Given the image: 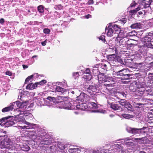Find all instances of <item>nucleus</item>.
I'll return each mask as SVG.
<instances>
[{"label":"nucleus","mask_w":153,"mask_h":153,"mask_svg":"<svg viewBox=\"0 0 153 153\" xmlns=\"http://www.w3.org/2000/svg\"><path fill=\"white\" fill-rule=\"evenodd\" d=\"M123 147L117 144L111 146L108 149L94 150L91 151L89 153H117V152L121 150Z\"/></svg>","instance_id":"nucleus-1"},{"label":"nucleus","mask_w":153,"mask_h":153,"mask_svg":"<svg viewBox=\"0 0 153 153\" xmlns=\"http://www.w3.org/2000/svg\"><path fill=\"white\" fill-rule=\"evenodd\" d=\"M24 116L26 117L27 115H25V114H24L23 116H19L15 117V121L17 122H21L26 124L27 126H20V127L23 129H29L32 128H34L36 127V125L34 124L26 122Z\"/></svg>","instance_id":"nucleus-2"},{"label":"nucleus","mask_w":153,"mask_h":153,"mask_svg":"<svg viewBox=\"0 0 153 153\" xmlns=\"http://www.w3.org/2000/svg\"><path fill=\"white\" fill-rule=\"evenodd\" d=\"M27 103L26 102H22L17 101L15 102H13L9 106L5 107L2 110V111L3 112H7L11 110L14 107H16L17 108L22 109L24 110L27 108Z\"/></svg>","instance_id":"nucleus-3"},{"label":"nucleus","mask_w":153,"mask_h":153,"mask_svg":"<svg viewBox=\"0 0 153 153\" xmlns=\"http://www.w3.org/2000/svg\"><path fill=\"white\" fill-rule=\"evenodd\" d=\"M118 28V25L109 23L107 25L105 28V31H107V35L108 36H113V38H117L118 36V35L117 33L116 32V31Z\"/></svg>","instance_id":"nucleus-4"},{"label":"nucleus","mask_w":153,"mask_h":153,"mask_svg":"<svg viewBox=\"0 0 153 153\" xmlns=\"http://www.w3.org/2000/svg\"><path fill=\"white\" fill-rule=\"evenodd\" d=\"M129 71L128 69L124 68L116 72L117 76H121L122 80H128L132 78V75L129 74Z\"/></svg>","instance_id":"nucleus-5"},{"label":"nucleus","mask_w":153,"mask_h":153,"mask_svg":"<svg viewBox=\"0 0 153 153\" xmlns=\"http://www.w3.org/2000/svg\"><path fill=\"white\" fill-rule=\"evenodd\" d=\"M146 128V127H143L142 128H137L127 127L126 130L128 132L133 134H144L146 131H144Z\"/></svg>","instance_id":"nucleus-6"},{"label":"nucleus","mask_w":153,"mask_h":153,"mask_svg":"<svg viewBox=\"0 0 153 153\" xmlns=\"http://www.w3.org/2000/svg\"><path fill=\"white\" fill-rule=\"evenodd\" d=\"M113 101H115L116 102H119L122 106H124L126 108H128L132 107V105L128 101L124 99H120L117 97L114 96V98H112Z\"/></svg>","instance_id":"nucleus-7"},{"label":"nucleus","mask_w":153,"mask_h":153,"mask_svg":"<svg viewBox=\"0 0 153 153\" xmlns=\"http://www.w3.org/2000/svg\"><path fill=\"white\" fill-rule=\"evenodd\" d=\"M12 144L11 140L8 137L0 140V146L1 148H11L10 146Z\"/></svg>","instance_id":"nucleus-8"},{"label":"nucleus","mask_w":153,"mask_h":153,"mask_svg":"<svg viewBox=\"0 0 153 153\" xmlns=\"http://www.w3.org/2000/svg\"><path fill=\"white\" fill-rule=\"evenodd\" d=\"M15 147L23 151H28L30 149V147L24 142H21L19 144H16Z\"/></svg>","instance_id":"nucleus-9"},{"label":"nucleus","mask_w":153,"mask_h":153,"mask_svg":"<svg viewBox=\"0 0 153 153\" xmlns=\"http://www.w3.org/2000/svg\"><path fill=\"white\" fill-rule=\"evenodd\" d=\"M146 87V84L144 82L140 84V85L137 86V90L136 92L138 94V95L140 96L144 94L146 91L145 87Z\"/></svg>","instance_id":"nucleus-10"},{"label":"nucleus","mask_w":153,"mask_h":153,"mask_svg":"<svg viewBox=\"0 0 153 153\" xmlns=\"http://www.w3.org/2000/svg\"><path fill=\"white\" fill-rule=\"evenodd\" d=\"M73 103L71 102L68 101H65L62 104L63 105L62 107L63 108L66 109H75V105L72 104Z\"/></svg>","instance_id":"nucleus-11"},{"label":"nucleus","mask_w":153,"mask_h":153,"mask_svg":"<svg viewBox=\"0 0 153 153\" xmlns=\"http://www.w3.org/2000/svg\"><path fill=\"white\" fill-rule=\"evenodd\" d=\"M56 100L54 97H48L46 99H43L45 105L49 107L53 106L52 103L56 102Z\"/></svg>","instance_id":"nucleus-12"},{"label":"nucleus","mask_w":153,"mask_h":153,"mask_svg":"<svg viewBox=\"0 0 153 153\" xmlns=\"http://www.w3.org/2000/svg\"><path fill=\"white\" fill-rule=\"evenodd\" d=\"M152 39H153V32H151L149 33L148 35L145 36L142 41L143 43H146L148 42H151Z\"/></svg>","instance_id":"nucleus-13"},{"label":"nucleus","mask_w":153,"mask_h":153,"mask_svg":"<svg viewBox=\"0 0 153 153\" xmlns=\"http://www.w3.org/2000/svg\"><path fill=\"white\" fill-rule=\"evenodd\" d=\"M0 121L3 123L4 122L6 125L7 126H11L13 125L15 123V122L12 119H5L4 118L0 119Z\"/></svg>","instance_id":"nucleus-14"},{"label":"nucleus","mask_w":153,"mask_h":153,"mask_svg":"<svg viewBox=\"0 0 153 153\" xmlns=\"http://www.w3.org/2000/svg\"><path fill=\"white\" fill-rule=\"evenodd\" d=\"M116 38L117 39V43L119 46L125 44L126 42H128L127 41H129V40L127 39V38L126 37L120 38L117 36Z\"/></svg>","instance_id":"nucleus-15"},{"label":"nucleus","mask_w":153,"mask_h":153,"mask_svg":"<svg viewBox=\"0 0 153 153\" xmlns=\"http://www.w3.org/2000/svg\"><path fill=\"white\" fill-rule=\"evenodd\" d=\"M98 78L99 81H104L105 79H109L110 80H112V78L108 76H107L106 75H105L104 74H102L98 76Z\"/></svg>","instance_id":"nucleus-16"},{"label":"nucleus","mask_w":153,"mask_h":153,"mask_svg":"<svg viewBox=\"0 0 153 153\" xmlns=\"http://www.w3.org/2000/svg\"><path fill=\"white\" fill-rule=\"evenodd\" d=\"M109 51L110 52H112L113 53V54L108 55L107 56V58L108 60L109 61H114V57H115V54L114 53H116V51L115 49H114V48H110L109 49Z\"/></svg>","instance_id":"nucleus-17"},{"label":"nucleus","mask_w":153,"mask_h":153,"mask_svg":"<svg viewBox=\"0 0 153 153\" xmlns=\"http://www.w3.org/2000/svg\"><path fill=\"white\" fill-rule=\"evenodd\" d=\"M87 97V95L85 93H81L79 96H77L76 100L81 102H84V101H86Z\"/></svg>","instance_id":"nucleus-18"},{"label":"nucleus","mask_w":153,"mask_h":153,"mask_svg":"<svg viewBox=\"0 0 153 153\" xmlns=\"http://www.w3.org/2000/svg\"><path fill=\"white\" fill-rule=\"evenodd\" d=\"M46 133L45 132L44 130L41 129L39 130L37 132V139L38 140L42 139L44 138V137L46 135Z\"/></svg>","instance_id":"nucleus-19"},{"label":"nucleus","mask_w":153,"mask_h":153,"mask_svg":"<svg viewBox=\"0 0 153 153\" xmlns=\"http://www.w3.org/2000/svg\"><path fill=\"white\" fill-rule=\"evenodd\" d=\"M104 92L109 95L112 96L115 94L116 93V91L114 88H106L105 89H104Z\"/></svg>","instance_id":"nucleus-20"},{"label":"nucleus","mask_w":153,"mask_h":153,"mask_svg":"<svg viewBox=\"0 0 153 153\" xmlns=\"http://www.w3.org/2000/svg\"><path fill=\"white\" fill-rule=\"evenodd\" d=\"M76 108L82 110H85L88 108V105L86 103H81L76 105Z\"/></svg>","instance_id":"nucleus-21"},{"label":"nucleus","mask_w":153,"mask_h":153,"mask_svg":"<svg viewBox=\"0 0 153 153\" xmlns=\"http://www.w3.org/2000/svg\"><path fill=\"white\" fill-rule=\"evenodd\" d=\"M109 79H106L103 85L104 89L106 88H109L111 87L112 86V84L111 83Z\"/></svg>","instance_id":"nucleus-22"},{"label":"nucleus","mask_w":153,"mask_h":153,"mask_svg":"<svg viewBox=\"0 0 153 153\" xmlns=\"http://www.w3.org/2000/svg\"><path fill=\"white\" fill-rule=\"evenodd\" d=\"M17 108L16 109H15L14 111L15 113V115H14L15 117L19 116L20 115H22L25 114V111H22L18 108Z\"/></svg>","instance_id":"nucleus-23"},{"label":"nucleus","mask_w":153,"mask_h":153,"mask_svg":"<svg viewBox=\"0 0 153 153\" xmlns=\"http://www.w3.org/2000/svg\"><path fill=\"white\" fill-rule=\"evenodd\" d=\"M123 63V65L129 68H131L132 66L131 61L129 59H125L124 62H122Z\"/></svg>","instance_id":"nucleus-24"},{"label":"nucleus","mask_w":153,"mask_h":153,"mask_svg":"<svg viewBox=\"0 0 153 153\" xmlns=\"http://www.w3.org/2000/svg\"><path fill=\"white\" fill-rule=\"evenodd\" d=\"M41 143L44 145L49 144L51 142L47 138H43L42 139L39 140Z\"/></svg>","instance_id":"nucleus-25"},{"label":"nucleus","mask_w":153,"mask_h":153,"mask_svg":"<svg viewBox=\"0 0 153 153\" xmlns=\"http://www.w3.org/2000/svg\"><path fill=\"white\" fill-rule=\"evenodd\" d=\"M88 90H91L93 92H96L98 90L97 89V88L95 85H89V87H88Z\"/></svg>","instance_id":"nucleus-26"},{"label":"nucleus","mask_w":153,"mask_h":153,"mask_svg":"<svg viewBox=\"0 0 153 153\" xmlns=\"http://www.w3.org/2000/svg\"><path fill=\"white\" fill-rule=\"evenodd\" d=\"M141 27V25L140 23H136L131 25V27L132 29L140 28Z\"/></svg>","instance_id":"nucleus-27"},{"label":"nucleus","mask_w":153,"mask_h":153,"mask_svg":"<svg viewBox=\"0 0 153 153\" xmlns=\"http://www.w3.org/2000/svg\"><path fill=\"white\" fill-rule=\"evenodd\" d=\"M28 134L29 135L31 136H32V137L34 138H37V133L35 132V131H28Z\"/></svg>","instance_id":"nucleus-28"},{"label":"nucleus","mask_w":153,"mask_h":153,"mask_svg":"<svg viewBox=\"0 0 153 153\" xmlns=\"http://www.w3.org/2000/svg\"><path fill=\"white\" fill-rule=\"evenodd\" d=\"M110 107L114 110H119L120 108V107L117 104L113 103H111Z\"/></svg>","instance_id":"nucleus-29"},{"label":"nucleus","mask_w":153,"mask_h":153,"mask_svg":"<svg viewBox=\"0 0 153 153\" xmlns=\"http://www.w3.org/2000/svg\"><path fill=\"white\" fill-rule=\"evenodd\" d=\"M56 91L60 92L61 94H63L66 91V90L60 86H57L55 89Z\"/></svg>","instance_id":"nucleus-30"},{"label":"nucleus","mask_w":153,"mask_h":153,"mask_svg":"<svg viewBox=\"0 0 153 153\" xmlns=\"http://www.w3.org/2000/svg\"><path fill=\"white\" fill-rule=\"evenodd\" d=\"M134 116V115H131L125 114H122L121 115V117H122L123 118L126 119L133 118Z\"/></svg>","instance_id":"nucleus-31"},{"label":"nucleus","mask_w":153,"mask_h":153,"mask_svg":"<svg viewBox=\"0 0 153 153\" xmlns=\"http://www.w3.org/2000/svg\"><path fill=\"white\" fill-rule=\"evenodd\" d=\"M56 99V102H54V103H59L60 102L61 103V104H62V102H64L62 101V100H63L62 99V97L61 96H59L57 97L56 98H55Z\"/></svg>","instance_id":"nucleus-32"},{"label":"nucleus","mask_w":153,"mask_h":153,"mask_svg":"<svg viewBox=\"0 0 153 153\" xmlns=\"http://www.w3.org/2000/svg\"><path fill=\"white\" fill-rule=\"evenodd\" d=\"M114 60L115 61H117L120 63L121 64H122L123 61L121 59L120 56H117L115 54V57H114Z\"/></svg>","instance_id":"nucleus-33"},{"label":"nucleus","mask_w":153,"mask_h":153,"mask_svg":"<svg viewBox=\"0 0 153 153\" xmlns=\"http://www.w3.org/2000/svg\"><path fill=\"white\" fill-rule=\"evenodd\" d=\"M35 75H37V74L36 73L34 74L31 76H28L25 79V83H27V82H28L31 79H32Z\"/></svg>","instance_id":"nucleus-34"},{"label":"nucleus","mask_w":153,"mask_h":153,"mask_svg":"<svg viewBox=\"0 0 153 153\" xmlns=\"http://www.w3.org/2000/svg\"><path fill=\"white\" fill-rule=\"evenodd\" d=\"M144 46L147 47L148 48H153V46L152 45L151 42H147L146 43H143Z\"/></svg>","instance_id":"nucleus-35"},{"label":"nucleus","mask_w":153,"mask_h":153,"mask_svg":"<svg viewBox=\"0 0 153 153\" xmlns=\"http://www.w3.org/2000/svg\"><path fill=\"white\" fill-rule=\"evenodd\" d=\"M38 10L39 12L41 13H43L44 12V7L43 6L40 5L38 6Z\"/></svg>","instance_id":"nucleus-36"},{"label":"nucleus","mask_w":153,"mask_h":153,"mask_svg":"<svg viewBox=\"0 0 153 153\" xmlns=\"http://www.w3.org/2000/svg\"><path fill=\"white\" fill-rule=\"evenodd\" d=\"M58 147L61 150H63L67 147V146H65V145L61 143H60L58 144Z\"/></svg>","instance_id":"nucleus-37"},{"label":"nucleus","mask_w":153,"mask_h":153,"mask_svg":"<svg viewBox=\"0 0 153 153\" xmlns=\"http://www.w3.org/2000/svg\"><path fill=\"white\" fill-rule=\"evenodd\" d=\"M140 7H138L137 8H136L135 9L131 10L130 11V13H131L132 14H133L136 13L140 10Z\"/></svg>","instance_id":"nucleus-38"},{"label":"nucleus","mask_w":153,"mask_h":153,"mask_svg":"<svg viewBox=\"0 0 153 153\" xmlns=\"http://www.w3.org/2000/svg\"><path fill=\"white\" fill-rule=\"evenodd\" d=\"M151 0L146 1V3H145V4L143 6L144 7L147 8L149 7V6L151 3Z\"/></svg>","instance_id":"nucleus-39"},{"label":"nucleus","mask_w":153,"mask_h":153,"mask_svg":"<svg viewBox=\"0 0 153 153\" xmlns=\"http://www.w3.org/2000/svg\"><path fill=\"white\" fill-rule=\"evenodd\" d=\"M135 140H140V141L145 142L147 140V138L146 137H144L142 138H135Z\"/></svg>","instance_id":"nucleus-40"},{"label":"nucleus","mask_w":153,"mask_h":153,"mask_svg":"<svg viewBox=\"0 0 153 153\" xmlns=\"http://www.w3.org/2000/svg\"><path fill=\"white\" fill-rule=\"evenodd\" d=\"M33 85L32 83H30L26 87V89L29 90H32L34 89Z\"/></svg>","instance_id":"nucleus-41"},{"label":"nucleus","mask_w":153,"mask_h":153,"mask_svg":"<svg viewBox=\"0 0 153 153\" xmlns=\"http://www.w3.org/2000/svg\"><path fill=\"white\" fill-rule=\"evenodd\" d=\"M90 106L93 108L96 109L97 108V104L93 102H91L90 103Z\"/></svg>","instance_id":"nucleus-42"},{"label":"nucleus","mask_w":153,"mask_h":153,"mask_svg":"<svg viewBox=\"0 0 153 153\" xmlns=\"http://www.w3.org/2000/svg\"><path fill=\"white\" fill-rule=\"evenodd\" d=\"M147 93L151 96H153V88L149 89L147 91H146Z\"/></svg>","instance_id":"nucleus-43"},{"label":"nucleus","mask_w":153,"mask_h":153,"mask_svg":"<svg viewBox=\"0 0 153 153\" xmlns=\"http://www.w3.org/2000/svg\"><path fill=\"white\" fill-rule=\"evenodd\" d=\"M105 112H106V111H103L102 110H92L91 111L92 112L100 113H105Z\"/></svg>","instance_id":"nucleus-44"},{"label":"nucleus","mask_w":153,"mask_h":153,"mask_svg":"<svg viewBox=\"0 0 153 153\" xmlns=\"http://www.w3.org/2000/svg\"><path fill=\"white\" fill-rule=\"evenodd\" d=\"M84 78L90 80L92 78V76L91 74L84 75Z\"/></svg>","instance_id":"nucleus-45"},{"label":"nucleus","mask_w":153,"mask_h":153,"mask_svg":"<svg viewBox=\"0 0 153 153\" xmlns=\"http://www.w3.org/2000/svg\"><path fill=\"white\" fill-rule=\"evenodd\" d=\"M101 68L103 69L104 70L107 71V65L105 63H102L101 64Z\"/></svg>","instance_id":"nucleus-46"},{"label":"nucleus","mask_w":153,"mask_h":153,"mask_svg":"<svg viewBox=\"0 0 153 153\" xmlns=\"http://www.w3.org/2000/svg\"><path fill=\"white\" fill-rule=\"evenodd\" d=\"M84 75H89L91 74V72L89 68H87L84 72Z\"/></svg>","instance_id":"nucleus-47"},{"label":"nucleus","mask_w":153,"mask_h":153,"mask_svg":"<svg viewBox=\"0 0 153 153\" xmlns=\"http://www.w3.org/2000/svg\"><path fill=\"white\" fill-rule=\"evenodd\" d=\"M79 76V72H74L73 73V76L75 79L78 77Z\"/></svg>","instance_id":"nucleus-48"},{"label":"nucleus","mask_w":153,"mask_h":153,"mask_svg":"<svg viewBox=\"0 0 153 153\" xmlns=\"http://www.w3.org/2000/svg\"><path fill=\"white\" fill-rule=\"evenodd\" d=\"M50 31V30L48 28H45L43 30V32L45 34H49Z\"/></svg>","instance_id":"nucleus-49"},{"label":"nucleus","mask_w":153,"mask_h":153,"mask_svg":"<svg viewBox=\"0 0 153 153\" xmlns=\"http://www.w3.org/2000/svg\"><path fill=\"white\" fill-rule=\"evenodd\" d=\"M62 7L60 4L56 5L55 6L54 8L57 10H60L62 8Z\"/></svg>","instance_id":"nucleus-50"},{"label":"nucleus","mask_w":153,"mask_h":153,"mask_svg":"<svg viewBox=\"0 0 153 153\" xmlns=\"http://www.w3.org/2000/svg\"><path fill=\"white\" fill-rule=\"evenodd\" d=\"M99 39L100 40H101L102 41V42H105V36L103 35H102L101 36H100V37H99Z\"/></svg>","instance_id":"nucleus-51"},{"label":"nucleus","mask_w":153,"mask_h":153,"mask_svg":"<svg viewBox=\"0 0 153 153\" xmlns=\"http://www.w3.org/2000/svg\"><path fill=\"white\" fill-rule=\"evenodd\" d=\"M118 93L121 95H122L124 97H126L127 95V92H124L123 91H122L120 92H119Z\"/></svg>","instance_id":"nucleus-52"},{"label":"nucleus","mask_w":153,"mask_h":153,"mask_svg":"<svg viewBox=\"0 0 153 153\" xmlns=\"http://www.w3.org/2000/svg\"><path fill=\"white\" fill-rule=\"evenodd\" d=\"M148 78L150 79H153V73H150L149 74Z\"/></svg>","instance_id":"nucleus-53"},{"label":"nucleus","mask_w":153,"mask_h":153,"mask_svg":"<svg viewBox=\"0 0 153 153\" xmlns=\"http://www.w3.org/2000/svg\"><path fill=\"white\" fill-rule=\"evenodd\" d=\"M46 80H42L40 82H39V84L40 85H43L45 83H46Z\"/></svg>","instance_id":"nucleus-54"},{"label":"nucleus","mask_w":153,"mask_h":153,"mask_svg":"<svg viewBox=\"0 0 153 153\" xmlns=\"http://www.w3.org/2000/svg\"><path fill=\"white\" fill-rule=\"evenodd\" d=\"M149 123H153V117H150L148 120Z\"/></svg>","instance_id":"nucleus-55"},{"label":"nucleus","mask_w":153,"mask_h":153,"mask_svg":"<svg viewBox=\"0 0 153 153\" xmlns=\"http://www.w3.org/2000/svg\"><path fill=\"white\" fill-rule=\"evenodd\" d=\"M94 3V1L93 0H89L87 3V4H88L90 5L93 4Z\"/></svg>","instance_id":"nucleus-56"},{"label":"nucleus","mask_w":153,"mask_h":153,"mask_svg":"<svg viewBox=\"0 0 153 153\" xmlns=\"http://www.w3.org/2000/svg\"><path fill=\"white\" fill-rule=\"evenodd\" d=\"M146 0H141L140 2H141V5H143L144 6V4H145V3H146Z\"/></svg>","instance_id":"nucleus-57"},{"label":"nucleus","mask_w":153,"mask_h":153,"mask_svg":"<svg viewBox=\"0 0 153 153\" xmlns=\"http://www.w3.org/2000/svg\"><path fill=\"white\" fill-rule=\"evenodd\" d=\"M121 21L123 24H124L126 22V20L125 18L122 19V20H121Z\"/></svg>","instance_id":"nucleus-58"},{"label":"nucleus","mask_w":153,"mask_h":153,"mask_svg":"<svg viewBox=\"0 0 153 153\" xmlns=\"http://www.w3.org/2000/svg\"><path fill=\"white\" fill-rule=\"evenodd\" d=\"M6 74L7 75L11 76L12 75V73L10 71H7L6 72Z\"/></svg>","instance_id":"nucleus-59"},{"label":"nucleus","mask_w":153,"mask_h":153,"mask_svg":"<svg viewBox=\"0 0 153 153\" xmlns=\"http://www.w3.org/2000/svg\"><path fill=\"white\" fill-rule=\"evenodd\" d=\"M127 109H128V111H130L131 112H133L134 111V110L132 106L130 108H127Z\"/></svg>","instance_id":"nucleus-60"},{"label":"nucleus","mask_w":153,"mask_h":153,"mask_svg":"<svg viewBox=\"0 0 153 153\" xmlns=\"http://www.w3.org/2000/svg\"><path fill=\"white\" fill-rule=\"evenodd\" d=\"M38 84H39V82L35 83L34 84H33L34 89L37 86Z\"/></svg>","instance_id":"nucleus-61"},{"label":"nucleus","mask_w":153,"mask_h":153,"mask_svg":"<svg viewBox=\"0 0 153 153\" xmlns=\"http://www.w3.org/2000/svg\"><path fill=\"white\" fill-rule=\"evenodd\" d=\"M4 22V19L3 18H1L0 19V23L1 24H3Z\"/></svg>","instance_id":"nucleus-62"},{"label":"nucleus","mask_w":153,"mask_h":153,"mask_svg":"<svg viewBox=\"0 0 153 153\" xmlns=\"http://www.w3.org/2000/svg\"><path fill=\"white\" fill-rule=\"evenodd\" d=\"M47 40L46 39L45 41L41 42V44L42 46H45L46 45L47 43Z\"/></svg>","instance_id":"nucleus-63"},{"label":"nucleus","mask_w":153,"mask_h":153,"mask_svg":"<svg viewBox=\"0 0 153 153\" xmlns=\"http://www.w3.org/2000/svg\"><path fill=\"white\" fill-rule=\"evenodd\" d=\"M77 89H74L73 91H70V92H71L72 94H74L75 93V92H76L77 91Z\"/></svg>","instance_id":"nucleus-64"}]
</instances>
